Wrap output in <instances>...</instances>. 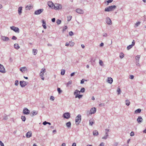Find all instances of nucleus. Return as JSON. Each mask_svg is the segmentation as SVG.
Masks as SVG:
<instances>
[{
    "instance_id": "f257e3e1",
    "label": "nucleus",
    "mask_w": 146,
    "mask_h": 146,
    "mask_svg": "<svg viewBox=\"0 0 146 146\" xmlns=\"http://www.w3.org/2000/svg\"><path fill=\"white\" fill-rule=\"evenodd\" d=\"M116 7L115 5H111L106 7L105 9V11L107 12H110L113 11L115 9Z\"/></svg>"
},
{
    "instance_id": "f03ea898",
    "label": "nucleus",
    "mask_w": 146,
    "mask_h": 146,
    "mask_svg": "<svg viewBox=\"0 0 146 146\" xmlns=\"http://www.w3.org/2000/svg\"><path fill=\"white\" fill-rule=\"evenodd\" d=\"M62 8V5L58 3H55L54 5L53 9L56 10L61 9Z\"/></svg>"
},
{
    "instance_id": "7ed1b4c3",
    "label": "nucleus",
    "mask_w": 146,
    "mask_h": 146,
    "mask_svg": "<svg viewBox=\"0 0 146 146\" xmlns=\"http://www.w3.org/2000/svg\"><path fill=\"white\" fill-rule=\"evenodd\" d=\"M81 121V115H78L76 117L75 122L76 124L77 125L79 124Z\"/></svg>"
},
{
    "instance_id": "20e7f679",
    "label": "nucleus",
    "mask_w": 146,
    "mask_h": 146,
    "mask_svg": "<svg viewBox=\"0 0 146 146\" xmlns=\"http://www.w3.org/2000/svg\"><path fill=\"white\" fill-rule=\"evenodd\" d=\"M109 131V129H105V135L102 137V139L104 140H106L108 136V132Z\"/></svg>"
},
{
    "instance_id": "39448f33",
    "label": "nucleus",
    "mask_w": 146,
    "mask_h": 146,
    "mask_svg": "<svg viewBox=\"0 0 146 146\" xmlns=\"http://www.w3.org/2000/svg\"><path fill=\"white\" fill-rule=\"evenodd\" d=\"M11 29L14 31H15V33H19V30L18 28L15 27V26H12L11 27H10Z\"/></svg>"
},
{
    "instance_id": "423d86ee",
    "label": "nucleus",
    "mask_w": 146,
    "mask_h": 146,
    "mask_svg": "<svg viewBox=\"0 0 146 146\" xmlns=\"http://www.w3.org/2000/svg\"><path fill=\"white\" fill-rule=\"evenodd\" d=\"M44 11L42 9H40L35 11L34 12V14L36 15H38L41 14Z\"/></svg>"
},
{
    "instance_id": "0eeeda50",
    "label": "nucleus",
    "mask_w": 146,
    "mask_h": 146,
    "mask_svg": "<svg viewBox=\"0 0 146 146\" xmlns=\"http://www.w3.org/2000/svg\"><path fill=\"white\" fill-rule=\"evenodd\" d=\"M28 83V82L24 81H21L20 82V84L22 87H24Z\"/></svg>"
},
{
    "instance_id": "6e6552de",
    "label": "nucleus",
    "mask_w": 146,
    "mask_h": 146,
    "mask_svg": "<svg viewBox=\"0 0 146 146\" xmlns=\"http://www.w3.org/2000/svg\"><path fill=\"white\" fill-rule=\"evenodd\" d=\"M63 116L65 118L68 119L70 117V113L68 112L65 113L63 114Z\"/></svg>"
},
{
    "instance_id": "1a4fd4ad",
    "label": "nucleus",
    "mask_w": 146,
    "mask_h": 146,
    "mask_svg": "<svg viewBox=\"0 0 146 146\" xmlns=\"http://www.w3.org/2000/svg\"><path fill=\"white\" fill-rule=\"evenodd\" d=\"M30 111L27 108H25L23 111V113L25 114L28 115L30 113Z\"/></svg>"
},
{
    "instance_id": "9d476101",
    "label": "nucleus",
    "mask_w": 146,
    "mask_h": 146,
    "mask_svg": "<svg viewBox=\"0 0 146 146\" xmlns=\"http://www.w3.org/2000/svg\"><path fill=\"white\" fill-rule=\"evenodd\" d=\"M1 39L2 40L4 41H7L9 40V37L3 36H1Z\"/></svg>"
},
{
    "instance_id": "9b49d317",
    "label": "nucleus",
    "mask_w": 146,
    "mask_h": 146,
    "mask_svg": "<svg viewBox=\"0 0 146 146\" xmlns=\"http://www.w3.org/2000/svg\"><path fill=\"white\" fill-rule=\"evenodd\" d=\"M106 22L107 24L109 25H111L112 24V21L110 19L109 17H107L106 18Z\"/></svg>"
},
{
    "instance_id": "f8f14e48",
    "label": "nucleus",
    "mask_w": 146,
    "mask_h": 146,
    "mask_svg": "<svg viewBox=\"0 0 146 146\" xmlns=\"http://www.w3.org/2000/svg\"><path fill=\"white\" fill-rule=\"evenodd\" d=\"M0 72L3 73H4L5 72V69L4 66L1 64H0Z\"/></svg>"
},
{
    "instance_id": "ddd939ff",
    "label": "nucleus",
    "mask_w": 146,
    "mask_h": 146,
    "mask_svg": "<svg viewBox=\"0 0 146 146\" xmlns=\"http://www.w3.org/2000/svg\"><path fill=\"white\" fill-rule=\"evenodd\" d=\"M76 11L77 13L80 14H83L84 13L83 10L80 8L77 9L76 10Z\"/></svg>"
},
{
    "instance_id": "4468645a",
    "label": "nucleus",
    "mask_w": 146,
    "mask_h": 146,
    "mask_svg": "<svg viewBox=\"0 0 146 146\" xmlns=\"http://www.w3.org/2000/svg\"><path fill=\"white\" fill-rule=\"evenodd\" d=\"M143 119L141 116H138L137 119V122L139 123H141L143 121Z\"/></svg>"
},
{
    "instance_id": "2eb2a0df",
    "label": "nucleus",
    "mask_w": 146,
    "mask_h": 146,
    "mask_svg": "<svg viewBox=\"0 0 146 146\" xmlns=\"http://www.w3.org/2000/svg\"><path fill=\"white\" fill-rule=\"evenodd\" d=\"M26 137L27 138H30L32 136V133L31 131H28L26 134Z\"/></svg>"
},
{
    "instance_id": "dca6fc26",
    "label": "nucleus",
    "mask_w": 146,
    "mask_h": 146,
    "mask_svg": "<svg viewBox=\"0 0 146 146\" xmlns=\"http://www.w3.org/2000/svg\"><path fill=\"white\" fill-rule=\"evenodd\" d=\"M48 5L49 7L51 8L52 9H53L54 7L53 3L52 1H48Z\"/></svg>"
},
{
    "instance_id": "f3484780",
    "label": "nucleus",
    "mask_w": 146,
    "mask_h": 146,
    "mask_svg": "<svg viewBox=\"0 0 146 146\" xmlns=\"http://www.w3.org/2000/svg\"><path fill=\"white\" fill-rule=\"evenodd\" d=\"M90 111L91 114L95 113L96 111V108L95 107L92 108L90 110Z\"/></svg>"
},
{
    "instance_id": "a211bd4d",
    "label": "nucleus",
    "mask_w": 146,
    "mask_h": 146,
    "mask_svg": "<svg viewBox=\"0 0 146 146\" xmlns=\"http://www.w3.org/2000/svg\"><path fill=\"white\" fill-rule=\"evenodd\" d=\"M32 115H31V116H33L34 115H36L38 113V111H37L33 110L31 112Z\"/></svg>"
},
{
    "instance_id": "6ab92c4d",
    "label": "nucleus",
    "mask_w": 146,
    "mask_h": 146,
    "mask_svg": "<svg viewBox=\"0 0 146 146\" xmlns=\"http://www.w3.org/2000/svg\"><path fill=\"white\" fill-rule=\"evenodd\" d=\"M107 81L108 83L111 84L113 82V80L111 77L108 78Z\"/></svg>"
},
{
    "instance_id": "aec40b11",
    "label": "nucleus",
    "mask_w": 146,
    "mask_h": 146,
    "mask_svg": "<svg viewBox=\"0 0 146 146\" xmlns=\"http://www.w3.org/2000/svg\"><path fill=\"white\" fill-rule=\"evenodd\" d=\"M20 70L22 72H23V71L27 70V69L25 67H24L21 68H20Z\"/></svg>"
},
{
    "instance_id": "412c9836",
    "label": "nucleus",
    "mask_w": 146,
    "mask_h": 146,
    "mask_svg": "<svg viewBox=\"0 0 146 146\" xmlns=\"http://www.w3.org/2000/svg\"><path fill=\"white\" fill-rule=\"evenodd\" d=\"M80 93V92L78 90H76L74 93V95H78Z\"/></svg>"
},
{
    "instance_id": "4be33fe9",
    "label": "nucleus",
    "mask_w": 146,
    "mask_h": 146,
    "mask_svg": "<svg viewBox=\"0 0 146 146\" xmlns=\"http://www.w3.org/2000/svg\"><path fill=\"white\" fill-rule=\"evenodd\" d=\"M42 26L43 27V28L44 29H46V22L44 21V20H42Z\"/></svg>"
},
{
    "instance_id": "5701e85b",
    "label": "nucleus",
    "mask_w": 146,
    "mask_h": 146,
    "mask_svg": "<svg viewBox=\"0 0 146 146\" xmlns=\"http://www.w3.org/2000/svg\"><path fill=\"white\" fill-rule=\"evenodd\" d=\"M140 57V55H137L135 57V58L136 60V62L137 61H139V59Z\"/></svg>"
},
{
    "instance_id": "b1692460",
    "label": "nucleus",
    "mask_w": 146,
    "mask_h": 146,
    "mask_svg": "<svg viewBox=\"0 0 146 146\" xmlns=\"http://www.w3.org/2000/svg\"><path fill=\"white\" fill-rule=\"evenodd\" d=\"M22 9V7H20L18 8V12L19 15H20L21 14Z\"/></svg>"
},
{
    "instance_id": "393cba45",
    "label": "nucleus",
    "mask_w": 146,
    "mask_h": 146,
    "mask_svg": "<svg viewBox=\"0 0 146 146\" xmlns=\"http://www.w3.org/2000/svg\"><path fill=\"white\" fill-rule=\"evenodd\" d=\"M14 48L16 49H18L20 48V46H19L18 44L15 43L14 44Z\"/></svg>"
},
{
    "instance_id": "a878e982",
    "label": "nucleus",
    "mask_w": 146,
    "mask_h": 146,
    "mask_svg": "<svg viewBox=\"0 0 146 146\" xmlns=\"http://www.w3.org/2000/svg\"><path fill=\"white\" fill-rule=\"evenodd\" d=\"M66 125L68 128L70 127L71 125V123L70 121H69L66 123Z\"/></svg>"
},
{
    "instance_id": "bb28decb",
    "label": "nucleus",
    "mask_w": 146,
    "mask_h": 146,
    "mask_svg": "<svg viewBox=\"0 0 146 146\" xmlns=\"http://www.w3.org/2000/svg\"><path fill=\"white\" fill-rule=\"evenodd\" d=\"M33 53L34 55H36L37 52V49H33L32 50Z\"/></svg>"
},
{
    "instance_id": "cd10ccee",
    "label": "nucleus",
    "mask_w": 146,
    "mask_h": 146,
    "mask_svg": "<svg viewBox=\"0 0 146 146\" xmlns=\"http://www.w3.org/2000/svg\"><path fill=\"white\" fill-rule=\"evenodd\" d=\"M44 73L40 72V76L41 78V79L42 80H44V78L43 77V76L44 75Z\"/></svg>"
},
{
    "instance_id": "c85d7f7f",
    "label": "nucleus",
    "mask_w": 146,
    "mask_h": 146,
    "mask_svg": "<svg viewBox=\"0 0 146 146\" xmlns=\"http://www.w3.org/2000/svg\"><path fill=\"white\" fill-rule=\"evenodd\" d=\"M140 23L141 22H137L135 24L134 27L135 28H136L137 27H138L140 25Z\"/></svg>"
},
{
    "instance_id": "c756f323",
    "label": "nucleus",
    "mask_w": 146,
    "mask_h": 146,
    "mask_svg": "<svg viewBox=\"0 0 146 146\" xmlns=\"http://www.w3.org/2000/svg\"><path fill=\"white\" fill-rule=\"evenodd\" d=\"M141 110L140 109H138L135 110V113H139L141 111Z\"/></svg>"
},
{
    "instance_id": "7c9ffc66",
    "label": "nucleus",
    "mask_w": 146,
    "mask_h": 146,
    "mask_svg": "<svg viewBox=\"0 0 146 146\" xmlns=\"http://www.w3.org/2000/svg\"><path fill=\"white\" fill-rule=\"evenodd\" d=\"M125 104L127 106H129L130 104L129 101L128 99L125 100Z\"/></svg>"
},
{
    "instance_id": "2f4dec72",
    "label": "nucleus",
    "mask_w": 146,
    "mask_h": 146,
    "mask_svg": "<svg viewBox=\"0 0 146 146\" xmlns=\"http://www.w3.org/2000/svg\"><path fill=\"white\" fill-rule=\"evenodd\" d=\"M124 56V54L123 52H121L119 54V57L120 58H123Z\"/></svg>"
},
{
    "instance_id": "473e14b6",
    "label": "nucleus",
    "mask_w": 146,
    "mask_h": 146,
    "mask_svg": "<svg viewBox=\"0 0 146 146\" xmlns=\"http://www.w3.org/2000/svg\"><path fill=\"white\" fill-rule=\"evenodd\" d=\"M94 123L93 120L92 119H90L89 120V125H90L92 126L93 124Z\"/></svg>"
},
{
    "instance_id": "72a5a7b5",
    "label": "nucleus",
    "mask_w": 146,
    "mask_h": 146,
    "mask_svg": "<svg viewBox=\"0 0 146 146\" xmlns=\"http://www.w3.org/2000/svg\"><path fill=\"white\" fill-rule=\"evenodd\" d=\"M72 83V81L71 80H70L66 84V87H68L70 85H71Z\"/></svg>"
},
{
    "instance_id": "f704fd0d",
    "label": "nucleus",
    "mask_w": 146,
    "mask_h": 146,
    "mask_svg": "<svg viewBox=\"0 0 146 146\" xmlns=\"http://www.w3.org/2000/svg\"><path fill=\"white\" fill-rule=\"evenodd\" d=\"M98 133L97 131L95 130L93 131V134L94 135H98Z\"/></svg>"
},
{
    "instance_id": "c9c22d12",
    "label": "nucleus",
    "mask_w": 146,
    "mask_h": 146,
    "mask_svg": "<svg viewBox=\"0 0 146 146\" xmlns=\"http://www.w3.org/2000/svg\"><path fill=\"white\" fill-rule=\"evenodd\" d=\"M32 6H27L25 7V9L27 10H30L32 7Z\"/></svg>"
},
{
    "instance_id": "e433bc0d",
    "label": "nucleus",
    "mask_w": 146,
    "mask_h": 146,
    "mask_svg": "<svg viewBox=\"0 0 146 146\" xmlns=\"http://www.w3.org/2000/svg\"><path fill=\"white\" fill-rule=\"evenodd\" d=\"M70 45L71 47H72L74 44V43L72 41H70L69 42Z\"/></svg>"
},
{
    "instance_id": "4c0bfd02",
    "label": "nucleus",
    "mask_w": 146,
    "mask_h": 146,
    "mask_svg": "<svg viewBox=\"0 0 146 146\" xmlns=\"http://www.w3.org/2000/svg\"><path fill=\"white\" fill-rule=\"evenodd\" d=\"M83 96L82 95H80L79 94L78 95H77L75 96V98H78L79 99H80L81 98H82Z\"/></svg>"
},
{
    "instance_id": "58836bf2",
    "label": "nucleus",
    "mask_w": 146,
    "mask_h": 146,
    "mask_svg": "<svg viewBox=\"0 0 146 146\" xmlns=\"http://www.w3.org/2000/svg\"><path fill=\"white\" fill-rule=\"evenodd\" d=\"M21 119L23 121H25L26 119V117L25 116H22Z\"/></svg>"
},
{
    "instance_id": "ea45409f",
    "label": "nucleus",
    "mask_w": 146,
    "mask_h": 146,
    "mask_svg": "<svg viewBox=\"0 0 146 146\" xmlns=\"http://www.w3.org/2000/svg\"><path fill=\"white\" fill-rule=\"evenodd\" d=\"M117 92L118 93L117 94L118 95L120 94H121V90L119 88H118L117 89Z\"/></svg>"
},
{
    "instance_id": "a19ab883",
    "label": "nucleus",
    "mask_w": 146,
    "mask_h": 146,
    "mask_svg": "<svg viewBox=\"0 0 146 146\" xmlns=\"http://www.w3.org/2000/svg\"><path fill=\"white\" fill-rule=\"evenodd\" d=\"M95 61V59H93L92 58L91 59V61L92 63V65L94 66V62Z\"/></svg>"
},
{
    "instance_id": "79ce46f5",
    "label": "nucleus",
    "mask_w": 146,
    "mask_h": 146,
    "mask_svg": "<svg viewBox=\"0 0 146 146\" xmlns=\"http://www.w3.org/2000/svg\"><path fill=\"white\" fill-rule=\"evenodd\" d=\"M133 46L131 44L130 45L127 46V50H129Z\"/></svg>"
},
{
    "instance_id": "37998d69",
    "label": "nucleus",
    "mask_w": 146,
    "mask_h": 146,
    "mask_svg": "<svg viewBox=\"0 0 146 146\" xmlns=\"http://www.w3.org/2000/svg\"><path fill=\"white\" fill-rule=\"evenodd\" d=\"M65 72V70L62 69L61 70V74L62 75H63L64 74Z\"/></svg>"
},
{
    "instance_id": "c03bdc74",
    "label": "nucleus",
    "mask_w": 146,
    "mask_h": 146,
    "mask_svg": "<svg viewBox=\"0 0 146 146\" xmlns=\"http://www.w3.org/2000/svg\"><path fill=\"white\" fill-rule=\"evenodd\" d=\"M86 113L88 116L91 115H92L90 111H86Z\"/></svg>"
},
{
    "instance_id": "a18cd8bd",
    "label": "nucleus",
    "mask_w": 146,
    "mask_h": 146,
    "mask_svg": "<svg viewBox=\"0 0 146 146\" xmlns=\"http://www.w3.org/2000/svg\"><path fill=\"white\" fill-rule=\"evenodd\" d=\"M61 21L59 19H58L56 21V23L58 25L60 24L61 23Z\"/></svg>"
},
{
    "instance_id": "49530a36",
    "label": "nucleus",
    "mask_w": 146,
    "mask_h": 146,
    "mask_svg": "<svg viewBox=\"0 0 146 146\" xmlns=\"http://www.w3.org/2000/svg\"><path fill=\"white\" fill-rule=\"evenodd\" d=\"M72 18V16H69L67 17V21H70Z\"/></svg>"
},
{
    "instance_id": "de8ad7c7",
    "label": "nucleus",
    "mask_w": 146,
    "mask_h": 146,
    "mask_svg": "<svg viewBox=\"0 0 146 146\" xmlns=\"http://www.w3.org/2000/svg\"><path fill=\"white\" fill-rule=\"evenodd\" d=\"M67 27L66 26H65L63 28V29L62 31V32L64 33L66 30L67 29Z\"/></svg>"
},
{
    "instance_id": "09e8293b",
    "label": "nucleus",
    "mask_w": 146,
    "mask_h": 146,
    "mask_svg": "<svg viewBox=\"0 0 146 146\" xmlns=\"http://www.w3.org/2000/svg\"><path fill=\"white\" fill-rule=\"evenodd\" d=\"M45 72V69L44 68H42L40 72L44 73Z\"/></svg>"
},
{
    "instance_id": "8fccbe9b",
    "label": "nucleus",
    "mask_w": 146,
    "mask_h": 146,
    "mask_svg": "<svg viewBox=\"0 0 146 146\" xmlns=\"http://www.w3.org/2000/svg\"><path fill=\"white\" fill-rule=\"evenodd\" d=\"M57 91L58 92L59 94H60L62 92V90H61L60 88H57Z\"/></svg>"
},
{
    "instance_id": "3c124183",
    "label": "nucleus",
    "mask_w": 146,
    "mask_h": 146,
    "mask_svg": "<svg viewBox=\"0 0 146 146\" xmlns=\"http://www.w3.org/2000/svg\"><path fill=\"white\" fill-rule=\"evenodd\" d=\"M85 90V88H82L81 89L80 91V92L83 93V92H84Z\"/></svg>"
},
{
    "instance_id": "603ef678",
    "label": "nucleus",
    "mask_w": 146,
    "mask_h": 146,
    "mask_svg": "<svg viewBox=\"0 0 146 146\" xmlns=\"http://www.w3.org/2000/svg\"><path fill=\"white\" fill-rule=\"evenodd\" d=\"M69 35L70 36H72L74 35V33L72 31H71L69 33Z\"/></svg>"
},
{
    "instance_id": "864d4df0",
    "label": "nucleus",
    "mask_w": 146,
    "mask_h": 146,
    "mask_svg": "<svg viewBox=\"0 0 146 146\" xmlns=\"http://www.w3.org/2000/svg\"><path fill=\"white\" fill-rule=\"evenodd\" d=\"M136 65L137 66H139V67H140L141 66V65L139 63V61L136 62Z\"/></svg>"
},
{
    "instance_id": "5fc2aeb1",
    "label": "nucleus",
    "mask_w": 146,
    "mask_h": 146,
    "mask_svg": "<svg viewBox=\"0 0 146 146\" xmlns=\"http://www.w3.org/2000/svg\"><path fill=\"white\" fill-rule=\"evenodd\" d=\"M19 84V81L18 80H16L15 81V86H17Z\"/></svg>"
},
{
    "instance_id": "6e6d98bb",
    "label": "nucleus",
    "mask_w": 146,
    "mask_h": 146,
    "mask_svg": "<svg viewBox=\"0 0 146 146\" xmlns=\"http://www.w3.org/2000/svg\"><path fill=\"white\" fill-rule=\"evenodd\" d=\"M134 135V133L133 131H131L130 133V135L131 136H133Z\"/></svg>"
},
{
    "instance_id": "4d7b16f0",
    "label": "nucleus",
    "mask_w": 146,
    "mask_h": 146,
    "mask_svg": "<svg viewBox=\"0 0 146 146\" xmlns=\"http://www.w3.org/2000/svg\"><path fill=\"white\" fill-rule=\"evenodd\" d=\"M50 100L52 101H54V97L53 96H51L50 97Z\"/></svg>"
},
{
    "instance_id": "13d9d810",
    "label": "nucleus",
    "mask_w": 146,
    "mask_h": 146,
    "mask_svg": "<svg viewBox=\"0 0 146 146\" xmlns=\"http://www.w3.org/2000/svg\"><path fill=\"white\" fill-rule=\"evenodd\" d=\"M85 81V79H82L81 81L80 84H84Z\"/></svg>"
},
{
    "instance_id": "bf43d9fd",
    "label": "nucleus",
    "mask_w": 146,
    "mask_h": 146,
    "mask_svg": "<svg viewBox=\"0 0 146 146\" xmlns=\"http://www.w3.org/2000/svg\"><path fill=\"white\" fill-rule=\"evenodd\" d=\"M102 35L103 36L106 37L107 36V34L105 33H104L102 34Z\"/></svg>"
},
{
    "instance_id": "052dcab7",
    "label": "nucleus",
    "mask_w": 146,
    "mask_h": 146,
    "mask_svg": "<svg viewBox=\"0 0 146 146\" xmlns=\"http://www.w3.org/2000/svg\"><path fill=\"white\" fill-rule=\"evenodd\" d=\"M12 39L13 40H16L17 38L15 36H13L12 38Z\"/></svg>"
},
{
    "instance_id": "680f3d73",
    "label": "nucleus",
    "mask_w": 146,
    "mask_h": 146,
    "mask_svg": "<svg viewBox=\"0 0 146 146\" xmlns=\"http://www.w3.org/2000/svg\"><path fill=\"white\" fill-rule=\"evenodd\" d=\"M101 66L104 67L105 66L104 64H103V61L101 60Z\"/></svg>"
},
{
    "instance_id": "e2e57ef3",
    "label": "nucleus",
    "mask_w": 146,
    "mask_h": 146,
    "mask_svg": "<svg viewBox=\"0 0 146 146\" xmlns=\"http://www.w3.org/2000/svg\"><path fill=\"white\" fill-rule=\"evenodd\" d=\"M0 145L1 146H4L3 143L1 141H0Z\"/></svg>"
},
{
    "instance_id": "0e129e2a",
    "label": "nucleus",
    "mask_w": 146,
    "mask_h": 146,
    "mask_svg": "<svg viewBox=\"0 0 146 146\" xmlns=\"http://www.w3.org/2000/svg\"><path fill=\"white\" fill-rule=\"evenodd\" d=\"M130 77L129 78L131 79H133L134 78V76L133 75H131L130 76Z\"/></svg>"
},
{
    "instance_id": "69168bd1",
    "label": "nucleus",
    "mask_w": 146,
    "mask_h": 146,
    "mask_svg": "<svg viewBox=\"0 0 146 146\" xmlns=\"http://www.w3.org/2000/svg\"><path fill=\"white\" fill-rule=\"evenodd\" d=\"M47 122L45 121L43 122L42 124L44 125H46L47 124Z\"/></svg>"
},
{
    "instance_id": "338daca9",
    "label": "nucleus",
    "mask_w": 146,
    "mask_h": 146,
    "mask_svg": "<svg viewBox=\"0 0 146 146\" xmlns=\"http://www.w3.org/2000/svg\"><path fill=\"white\" fill-rule=\"evenodd\" d=\"M135 44V41L134 40H133L132 43L131 45H132L133 46H134Z\"/></svg>"
},
{
    "instance_id": "774afa93",
    "label": "nucleus",
    "mask_w": 146,
    "mask_h": 146,
    "mask_svg": "<svg viewBox=\"0 0 146 146\" xmlns=\"http://www.w3.org/2000/svg\"><path fill=\"white\" fill-rule=\"evenodd\" d=\"M8 119V117L6 116H5L4 117H3V119H4V120H7Z\"/></svg>"
}]
</instances>
